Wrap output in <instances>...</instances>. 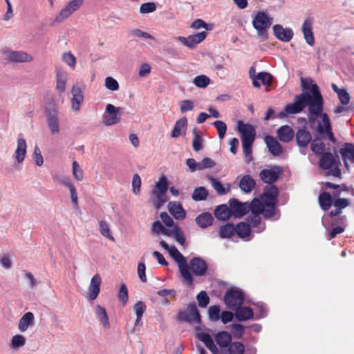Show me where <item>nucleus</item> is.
<instances>
[{
	"label": "nucleus",
	"mask_w": 354,
	"mask_h": 354,
	"mask_svg": "<svg viewBox=\"0 0 354 354\" xmlns=\"http://www.w3.org/2000/svg\"><path fill=\"white\" fill-rule=\"evenodd\" d=\"M197 337L199 340L203 342L205 346L213 353L218 354L219 351L217 346L214 344L212 336L209 333L204 332H199L197 333Z\"/></svg>",
	"instance_id": "nucleus-22"
},
{
	"label": "nucleus",
	"mask_w": 354,
	"mask_h": 354,
	"mask_svg": "<svg viewBox=\"0 0 354 354\" xmlns=\"http://www.w3.org/2000/svg\"><path fill=\"white\" fill-rule=\"evenodd\" d=\"M273 32L274 36L280 41L283 42L290 41L293 37V31L290 28H283L280 24L273 26Z\"/></svg>",
	"instance_id": "nucleus-14"
},
{
	"label": "nucleus",
	"mask_w": 354,
	"mask_h": 354,
	"mask_svg": "<svg viewBox=\"0 0 354 354\" xmlns=\"http://www.w3.org/2000/svg\"><path fill=\"white\" fill-rule=\"evenodd\" d=\"M272 24V19L264 12H259L252 21L254 28L257 30L259 36L267 39L268 29Z\"/></svg>",
	"instance_id": "nucleus-4"
},
{
	"label": "nucleus",
	"mask_w": 354,
	"mask_h": 354,
	"mask_svg": "<svg viewBox=\"0 0 354 354\" xmlns=\"http://www.w3.org/2000/svg\"><path fill=\"white\" fill-rule=\"evenodd\" d=\"M251 223L246 219V222H241L236 225L235 231L240 238L248 241L251 239Z\"/></svg>",
	"instance_id": "nucleus-21"
},
{
	"label": "nucleus",
	"mask_w": 354,
	"mask_h": 354,
	"mask_svg": "<svg viewBox=\"0 0 354 354\" xmlns=\"http://www.w3.org/2000/svg\"><path fill=\"white\" fill-rule=\"evenodd\" d=\"M296 141L299 147H306L312 140L310 133L304 129H300L295 134Z\"/></svg>",
	"instance_id": "nucleus-25"
},
{
	"label": "nucleus",
	"mask_w": 354,
	"mask_h": 354,
	"mask_svg": "<svg viewBox=\"0 0 354 354\" xmlns=\"http://www.w3.org/2000/svg\"><path fill=\"white\" fill-rule=\"evenodd\" d=\"M6 59L13 62H30L33 57L24 51L8 50L6 52Z\"/></svg>",
	"instance_id": "nucleus-15"
},
{
	"label": "nucleus",
	"mask_w": 354,
	"mask_h": 354,
	"mask_svg": "<svg viewBox=\"0 0 354 354\" xmlns=\"http://www.w3.org/2000/svg\"><path fill=\"white\" fill-rule=\"evenodd\" d=\"M46 122L50 133L53 135L59 133L58 115L55 110L50 111L46 115Z\"/></svg>",
	"instance_id": "nucleus-19"
},
{
	"label": "nucleus",
	"mask_w": 354,
	"mask_h": 354,
	"mask_svg": "<svg viewBox=\"0 0 354 354\" xmlns=\"http://www.w3.org/2000/svg\"><path fill=\"white\" fill-rule=\"evenodd\" d=\"M213 125L216 127L218 131V138L221 140L223 139L227 131V126L225 123L221 120H216L214 122Z\"/></svg>",
	"instance_id": "nucleus-50"
},
{
	"label": "nucleus",
	"mask_w": 354,
	"mask_h": 354,
	"mask_svg": "<svg viewBox=\"0 0 354 354\" xmlns=\"http://www.w3.org/2000/svg\"><path fill=\"white\" fill-rule=\"evenodd\" d=\"M256 79L260 80L264 85L270 86L271 84L272 76L268 73L260 72L257 75Z\"/></svg>",
	"instance_id": "nucleus-58"
},
{
	"label": "nucleus",
	"mask_w": 354,
	"mask_h": 354,
	"mask_svg": "<svg viewBox=\"0 0 354 354\" xmlns=\"http://www.w3.org/2000/svg\"><path fill=\"white\" fill-rule=\"evenodd\" d=\"M234 337L241 338L244 334L245 328L239 324H234L230 326Z\"/></svg>",
	"instance_id": "nucleus-57"
},
{
	"label": "nucleus",
	"mask_w": 354,
	"mask_h": 354,
	"mask_svg": "<svg viewBox=\"0 0 354 354\" xmlns=\"http://www.w3.org/2000/svg\"><path fill=\"white\" fill-rule=\"evenodd\" d=\"M193 135H194V138H193V141H192L193 149L195 151H199L200 150H201L203 149V138L201 137V136L199 133V131L196 129H194L193 130Z\"/></svg>",
	"instance_id": "nucleus-43"
},
{
	"label": "nucleus",
	"mask_w": 354,
	"mask_h": 354,
	"mask_svg": "<svg viewBox=\"0 0 354 354\" xmlns=\"http://www.w3.org/2000/svg\"><path fill=\"white\" fill-rule=\"evenodd\" d=\"M133 310L136 313V317H138V319H141L146 310V306L142 301H137L133 306Z\"/></svg>",
	"instance_id": "nucleus-55"
},
{
	"label": "nucleus",
	"mask_w": 354,
	"mask_h": 354,
	"mask_svg": "<svg viewBox=\"0 0 354 354\" xmlns=\"http://www.w3.org/2000/svg\"><path fill=\"white\" fill-rule=\"evenodd\" d=\"M209 79L204 75L196 76L193 81V83L198 87L205 88L209 84Z\"/></svg>",
	"instance_id": "nucleus-48"
},
{
	"label": "nucleus",
	"mask_w": 354,
	"mask_h": 354,
	"mask_svg": "<svg viewBox=\"0 0 354 354\" xmlns=\"http://www.w3.org/2000/svg\"><path fill=\"white\" fill-rule=\"evenodd\" d=\"M154 189L162 193H167L168 189L167 180L165 176L160 177V180L156 183Z\"/></svg>",
	"instance_id": "nucleus-53"
},
{
	"label": "nucleus",
	"mask_w": 354,
	"mask_h": 354,
	"mask_svg": "<svg viewBox=\"0 0 354 354\" xmlns=\"http://www.w3.org/2000/svg\"><path fill=\"white\" fill-rule=\"evenodd\" d=\"M167 193H162L158 192L157 189H153L151 193L152 202L153 205L157 208H160L167 201Z\"/></svg>",
	"instance_id": "nucleus-32"
},
{
	"label": "nucleus",
	"mask_w": 354,
	"mask_h": 354,
	"mask_svg": "<svg viewBox=\"0 0 354 354\" xmlns=\"http://www.w3.org/2000/svg\"><path fill=\"white\" fill-rule=\"evenodd\" d=\"M105 86L107 89L115 91L119 88L118 82L111 77H107L105 79Z\"/></svg>",
	"instance_id": "nucleus-61"
},
{
	"label": "nucleus",
	"mask_w": 354,
	"mask_h": 354,
	"mask_svg": "<svg viewBox=\"0 0 354 354\" xmlns=\"http://www.w3.org/2000/svg\"><path fill=\"white\" fill-rule=\"evenodd\" d=\"M68 74L63 71H57L56 74V90L62 93L66 90Z\"/></svg>",
	"instance_id": "nucleus-31"
},
{
	"label": "nucleus",
	"mask_w": 354,
	"mask_h": 354,
	"mask_svg": "<svg viewBox=\"0 0 354 354\" xmlns=\"http://www.w3.org/2000/svg\"><path fill=\"white\" fill-rule=\"evenodd\" d=\"M207 32L202 31L195 35L188 36V48L193 49L197 44L202 42L207 37Z\"/></svg>",
	"instance_id": "nucleus-35"
},
{
	"label": "nucleus",
	"mask_w": 354,
	"mask_h": 354,
	"mask_svg": "<svg viewBox=\"0 0 354 354\" xmlns=\"http://www.w3.org/2000/svg\"><path fill=\"white\" fill-rule=\"evenodd\" d=\"M255 185V180L250 175H245L239 181L240 189L245 193L252 192Z\"/></svg>",
	"instance_id": "nucleus-29"
},
{
	"label": "nucleus",
	"mask_w": 354,
	"mask_h": 354,
	"mask_svg": "<svg viewBox=\"0 0 354 354\" xmlns=\"http://www.w3.org/2000/svg\"><path fill=\"white\" fill-rule=\"evenodd\" d=\"M62 60L71 68H75L76 65V58L71 52L64 53Z\"/></svg>",
	"instance_id": "nucleus-49"
},
{
	"label": "nucleus",
	"mask_w": 354,
	"mask_h": 354,
	"mask_svg": "<svg viewBox=\"0 0 354 354\" xmlns=\"http://www.w3.org/2000/svg\"><path fill=\"white\" fill-rule=\"evenodd\" d=\"M73 175L75 179L77 180H82L83 179V171L82 169L80 168L79 164L75 161L73 160Z\"/></svg>",
	"instance_id": "nucleus-60"
},
{
	"label": "nucleus",
	"mask_w": 354,
	"mask_h": 354,
	"mask_svg": "<svg viewBox=\"0 0 354 354\" xmlns=\"http://www.w3.org/2000/svg\"><path fill=\"white\" fill-rule=\"evenodd\" d=\"M209 317L213 321H218L220 319V308L218 306H212L208 310Z\"/></svg>",
	"instance_id": "nucleus-62"
},
{
	"label": "nucleus",
	"mask_w": 354,
	"mask_h": 354,
	"mask_svg": "<svg viewBox=\"0 0 354 354\" xmlns=\"http://www.w3.org/2000/svg\"><path fill=\"white\" fill-rule=\"evenodd\" d=\"M233 224L227 223L221 226L219 230V235L221 238H230L236 232Z\"/></svg>",
	"instance_id": "nucleus-42"
},
{
	"label": "nucleus",
	"mask_w": 354,
	"mask_h": 354,
	"mask_svg": "<svg viewBox=\"0 0 354 354\" xmlns=\"http://www.w3.org/2000/svg\"><path fill=\"white\" fill-rule=\"evenodd\" d=\"M26 142L24 138L17 139V147L15 153V158L18 163H21L26 153Z\"/></svg>",
	"instance_id": "nucleus-28"
},
{
	"label": "nucleus",
	"mask_w": 354,
	"mask_h": 354,
	"mask_svg": "<svg viewBox=\"0 0 354 354\" xmlns=\"http://www.w3.org/2000/svg\"><path fill=\"white\" fill-rule=\"evenodd\" d=\"M122 113V108L115 107L111 104H108L102 115L103 123L106 126H111L120 122Z\"/></svg>",
	"instance_id": "nucleus-7"
},
{
	"label": "nucleus",
	"mask_w": 354,
	"mask_h": 354,
	"mask_svg": "<svg viewBox=\"0 0 354 354\" xmlns=\"http://www.w3.org/2000/svg\"><path fill=\"white\" fill-rule=\"evenodd\" d=\"M187 120L185 117H183L176 121L175 123L174 127L171 131V137L177 138L181 133V129L187 126Z\"/></svg>",
	"instance_id": "nucleus-40"
},
{
	"label": "nucleus",
	"mask_w": 354,
	"mask_h": 354,
	"mask_svg": "<svg viewBox=\"0 0 354 354\" xmlns=\"http://www.w3.org/2000/svg\"><path fill=\"white\" fill-rule=\"evenodd\" d=\"M215 166V162L209 158H205L202 161L198 162V170L202 171L205 169L212 168Z\"/></svg>",
	"instance_id": "nucleus-54"
},
{
	"label": "nucleus",
	"mask_w": 354,
	"mask_h": 354,
	"mask_svg": "<svg viewBox=\"0 0 354 354\" xmlns=\"http://www.w3.org/2000/svg\"><path fill=\"white\" fill-rule=\"evenodd\" d=\"M213 220L212 215L209 212L202 213L196 218L197 225L201 228H206L211 225Z\"/></svg>",
	"instance_id": "nucleus-34"
},
{
	"label": "nucleus",
	"mask_w": 354,
	"mask_h": 354,
	"mask_svg": "<svg viewBox=\"0 0 354 354\" xmlns=\"http://www.w3.org/2000/svg\"><path fill=\"white\" fill-rule=\"evenodd\" d=\"M335 153L336 154L337 158H335L330 152H325L323 153L319 162L320 168L323 169H330L333 166H339V165H340L339 156L335 151Z\"/></svg>",
	"instance_id": "nucleus-12"
},
{
	"label": "nucleus",
	"mask_w": 354,
	"mask_h": 354,
	"mask_svg": "<svg viewBox=\"0 0 354 354\" xmlns=\"http://www.w3.org/2000/svg\"><path fill=\"white\" fill-rule=\"evenodd\" d=\"M277 137L283 142H288L294 138L293 129L288 125L281 127L277 131Z\"/></svg>",
	"instance_id": "nucleus-26"
},
{
	"label": "nucleus",
	"mask_w": 354,
	"mask_h": 354,
	"mask_svg": "<svg viewBox=\"0 0 354 354\" xmlns=\"http://www.w3.org/2000/svg\"><path fill=\"white\" fill-rule=\"evenodd\" d=\"M168 209L171 214L178 220L183 219L185 217V212L180 203L169 202Z\"/></svg>",
	"instance_id": "nucleus-27"
},
{
	"label": "nucleus",
	"mask_w": 354,
	"mask_h": 354,
	"mask_svg": "<svg viewBox=\"0 0 354 354\" xmlns=\"http://www.w3.org/2000/svg\"><path fill=\"white\" fill-rule=\"evenodd\" d=\"M276 202L267 201L262 198L261 200L254 198L252 200V214H250L247 220L250 222L254 231L257 233L263 232L266 228L265 223L261 222L260 214H263L266 218H272L275 214Z\"/></svg>",
	"instance_id": "nucleus-2"
},
{
	"label": "nucleus",
	"mask_w": 354,
	"mask_h": 354,
	"mask_svg": "<svg viewBox=\"0 0 354 354\" xmlns=\"http://www.w3.org/2000/svg\"><path fill=\"white\" fill-rule=\"evenodd\" d=\"M279 190L277 186L274 185H267L264 188L263 196L268 200V201L276 202V198L278 196Z\"/></svg>",
	"instance_id": "nucleus-37"
},
{
	"label": "nucleus",
	"mask_w": 354,
	"mask_h": 354,
	"mask_svg": "<svg viewBox=\"0 0 354 354\" xmlns=\"http://www.w3.org/2000/svg\"><path fill=\"white\" fill-rule=\"evenodd\" d=\"M319 203L321 208L326 211L332 205V196L328 192H323L319 196Z\"/></svg>",
	"instance_id": "nucleus-39"
},
{
	"label": "nucleus",
	"mask_w": 354,
	"mask_h": 354,
	"mask_svg": "<svg viewBox=\"0 0 354 354\" xmlns=\"http://www.w3.org/2000/svg\"><path fill=\"white\" fill-rule=\"evenodd\" d=\"M339 153L345 167L348 169V160H350L351 163H354V145L352 143H345L344 147L340 149Z\"/></svg>",
	"instance_id": "nucleus-17"
},
{
	"label": "nucleus",
	"mask_w": 354,
	"mask_h": 354,
	"mask_svg": "<svg viewBox=\"0 0 354 354\" xmlns=\"http://www.w3.org/2000/svg\"><path fill=\"white\" fill-rule=\"evenodd\" d=\"M313 19L308 17L305 19L301 27L304 37L306 43L310 46H313L315 44V38L313 32Z\"/></svg>",
	"instance_id": "nucleus-13"
},
{
	"label": "nucleus",
	"mask_w": 354,
	"mask_h": 354,
	"mask_svg": "<svg viewBox=\"0 0 354 354\" xmlns=\"http://www.w3.org/2000/svg\"><path fill=\"white\" fill-rule=\"evenodd\" d=\"M178 318L179 320L189 323L198 324L201 321L199 312L194 303L189 304L186 310L180 311L178 314Z\"/></svg>",
	"instance_id": "nucleus-8"
},
{
	"label": "nucleus",
	"mask_w": 354,
	"mask_h": 354,
	"mask_svg": "<svg viewBox=\"0 0 354 354\" xmlns=\"http://www.w3.org/2000/svg\"><path fill=\"white\" fill-rule=\"evenodd\" d=\"M265 142L270 153L274 156L282 153V147L279 142L272 136H267L265 138Z\"/></svg>",
	"instance_id": "nucleus-24"
},
{
	"label": "nucleus",
	"mask_w": 354,
	"mask_h": 354,
	"mask_svg": "<svg viewBox=\"0 0 354 354\" xmlns=\"http://www.w3.org/2000/svg\"><path fill=\"white\" fill-rule=\"evenodd\" d=\"M198 306L201 308H205L209 302V298L206 292L202 290L196 296Z\"/></svg>",
	"instance_id": "nucleus-52"
},
{
	"label": "nucleus",
	"mask_w": 354,
	"mask_h": 354,
	"mask_svg": "<svg viewBox=\"0 0 354 354\" xmlns=\"http://www.w3.org/2000/svg\"><path fill=\"white\" fill-rule=\"evenodd\" d=\"M208 196V191L204 187H196L192 196V198L195 201H203L207 198Z\"/></svg>",
	"instance_id": "nucleus-41"
},
{
	"label": "nucleus",
	"mask_w": 354,
	"mask_h": 354,
	"mask_svg": "<svg viewBox=\"0 0 354 354\" xmlns=\"http://www.w3.org/2000/svg\"><path fill=\"white\" fill-rule=\"evenodd\" d=\"M244 295L238 288L229 289L224 296V301L228 308L232 310L241 306L244 301Z\"/></svg>",
	"instance_id": "nucleus-5"
},
{
	"label": "nucleus",
	"mask_w": 354,
	"mask_h": 354,
	"mask_svg": "<svg viewBox=\"0 0 354 354\" xmlns=\"http://www.w3.org/2000/svg\"><path fill=\"white\" fill-rule=\"evenodd\" d=\"M189 270L195 276H204L207 270V263L200 257H194L188 263Z\"/></svg>",
	"instance_id": "nucleus-11"
},
{
	"label": "nucleus",
	"mask_w": 354,
	"mask_h": 354,
	"mask_svg": "<svg viewBox=\"0 0 354 354\" xmlns=\"http://www.w3.org/2000/svg\"><path fill=\"white\" fill-rule=\"evenodd\" d=\"M84 97L83 94L73 96L71 99L72 109L75 111H78L80 109V105L83 102Z\"/></svg>",
	"instance_id": "nucleus-64"
},
{
	"label": "nucleus",
	"mask_w": 354,
	"mask_h": 354,
	"mask_svg": "<svg viewBox=\"0 0 354 354\" xmlns=\"http://www.w3.org/2000/svg\"><path fill=\"white\" fill-rule=\"evenodd\" d=\"M282 171L280 166L275 165L269 169H262L259 173V177L263 183L272 185L278 180Z\"/></svg>",
	"instance_id": "nucleus-9"
},
{
	"label": "nucleus",
	"mask_w": 354,
	"mask_h": 354,
	"mask_svg": "<svg viewBox=\"0 0 354 354\" xmlns=\"http://www.w3.org/2000/svg\"><path fill=\"white\" fill-rule=\"evenodd\" d=\"M310 148L315 154L322 155L324 153L325 145L320 139H315L311 142Z\"/></svg>",
	"instance_id": "nucleus-44"
},
{
	"label": "nucleus",
	"mask_w": 354,
	"mask_h": 354,
	"mask_svg": "<svg viewBox=\"0 0 354 354\" xmlns=\"http://www.w3.org/2000/svg\"><path fill=\"white\" fill-rule=\"evenodd\" d=\"M215 341L221 347H229L231 344V335L226 331H221L215 335Z\"/></svg>",
	"instance_id": "nucleus-33"
},
{
	"label": "nucleus",
	"mask_w": 354,
	"mask_h": 354,
	"mask_svg": "<svg viewBox=\"0 0 354 354\" xmlns=\"http://www.w3.org/2000/svg\"><path fill=\"white\" fill-rule=\"evenodd\" d=\"M234 310H235L234 316L236 319L240 322L249 320L254 316V312L250 307L239 306Z\"/></svg>",
	"instance_id": "nucleus-23"
},
{
	"label": "nucleus",
	"mask_w": 354,
	"mask_h": 354,
	"mask_svg": "<svg viewBox=\"0 0 354 354\" xmlns=\"http://www.w3.org/2000/svg\"><path fill=\"white\" fill-rule=\"evenodd\" d=\"M26 342L24 336L17 334L12 337L9 346L12 350H18L26 344Z\"/></svg>",
	"instance_id": "nucleus-38"
},
{
	"label": "nucleus",
	"mask_w": 354,
	"mask_h": 354,
	"mask_svg": "<svg viewBox=\"0 0 354 354\" xmlns=\"http://www.w3.org/2000/svg\"><path fill=\"white\" fill-rule=\"evenodd\" d=\"M170 256L176 261L178 263V266L179 268V271L180 272L181 277H183L184 281L188 286H193V277L189 270L188 263L185 259V257L178 251L176 246L172 245L170 247L169 250L168 251Z\"/></svg>",
	"instance_id": "nucleus-3"
},
{
	"label": "nucleus",
	"mask_w": 354,
	"mask_h": 354,
	"mask_svg": "<svg viewBox=\"0 0 354 354\" xmlns=\"http://www.w3.org/2000/svg\"><path fill=\"white\" fill-rule=\"evenodd\" d=\"M156 6L153 2L142 3L140 7V12L142 14L151 13L156 10Z\"/></svg>",
	"instance_id": "nucleus-56"
},
{
	"label": "nucleus",
	"mask_w": 354,
	"mask_h": 354,
	"mask_svg": "<svg viewBox=\"0 0 354 354\" xmlns=\"http://www.w3.org/2000/svg\"><path fill=\"white\" fill-rule=\"evenodd\" d=\"M254 141V140L250 139L241 140L243 153L245 154V157H249L250 160L251 159L252 146Z\"/></svg>",
	"instance_id": "nucleus-51"
},
{
	"label": "nucleus",
	"mask_w": 354,
	"mask_h": 354,
	"mask_svg": "<svg viewBox=\"0 0 354 354\" xmlns=\"http://www.w3.org/2000/svg\"><path fill=\"white\" fill-rule=\"evenodd\" d=\"M191 27L194 29L203 28L207 30H211L212 29V24H207L203 20L198 19L192 24Z\"/></svg>",
	"instance_id": "nucleus-59"
},
{
	"label": "nucleus",
	"mask_w": 354,
	"mask_h": 354,
	"mask_svg": "<svg viewBox=\"0 0 354 354\" xmlns=\"http://www.w3.org/2000/svg\"><path fill=\"white\" fill-rule=\"evenodd\" d=\"M244 345L241 342H233L228 347L229 354H244Z\"/></svg>",
	"instance_id": "nucleus-47"
},
{
	"label": "nucleus",
	"mask_w": 354,
	"mask_h": 354,
	"mask_svg": "<svg viewBox=\"0 0 354 354\" xmlns=\"http://www.w3.org/2000/svg\"><path fill=\"white\" fill-rule=\"evenodd\" d=\"M100 232L102 235L109 239L111 241H114L113 236L111 235L109 225L108 223L105 221H101L99 223Z\"/></svg>",
	"instance_id": "nucleus-46"
},
{
	"label": "nucleus",
	"mask_w": 354,
	"mask_h": 354,
	"mask_svg": "<svg viewBox=\"0 0 354 354\" xmlns=\"http://www.w3.org/2000/svg\"><path fill=\"white\" fill-rule=\"evenodd\" d=\"M215 216L222 221L227 220L231 215V210L227 205H220L214 210Z\"/></svg>",
	"instance_id": "nucleus-36"
},
{
	"label": "nucleus",
	"mask_w": 354,
	"mask_h": 354,
	"mask_svg": "<svg viewBox=\"0 0 354 354\" xmlns=\"http://www.w3.org/2000/svg\"><path fill=\"white\" fill-rule=\"evenodd\" d=\"M95 313L103 327L104 328H109L110 323L106 309L100 305H96L95 307Z\"/></svg>",
	"instance_id": "nucleus-30"
},
{
	"label": "nucleus",
	"mask_w": 354,
	"mask_h": 354,
	"mask_svg": "<svg viewBox=\"0 0 354 354\" xmlns=\"http://www.w3.org/2000/svg\"><path fill=\"white\" fill-rule=\"evenodd\" d=\"M35 324V316L32 313H26L19 320L17 328L21 332H26L29 327L33 326Z\"/></svg>",
	"instance_id": "nucleus-20"
},
{
	"label": "nucleus",
	"mask_w": 354,
	"mask_h": 354,
	"mask_svg": "<svg viewBox=\"0 0 354 354\" xmlns=\"http://www.w3.org/2000/svg\"><path fill=\"white\" fill-rule=\"evenodd\" d=\"M129 35L133 38H142L145 39L156 40L153 36L138 28L131 29L130 30Z\"/></svg>",
	"instance_id": "nucleus-45"
},
{
	"label": "nucleus",
	"mask_w": 354,
	"mask_h": 354,
	"mask_svg": "<svg viewBox=\"0 0 354 354\" xmlns=\"http://www.w3.org/2000/svg\"><path fill=\"white\" fill-rule=\"evenodd\" d=\"M306 106L308 108V118L310 122H315L319 117L322 119V122L317 124L318 133L322 136L326 134L329 140L335 143L337 140L332 131L329 118L326 113H322L324 100L317 84H312L310 92L304 91L296 95L294 103L288 104L285 107V111L288 115L296 114L301 112Z\"/></svg>",
	"instance_id": "nucleus-1"
},
{
	"label": "nucleus",
	"mask_w": 354,
	"mask_h": 354,
	"mask_svg": "<svg viewBox=\"0 0 354 354\" xmlns=\"http://www.w3.org/2000/svg\"><path fill=\"white\" fill-rule=\"evenodd\" d=\"M141 178L138 174H134L132 179L133 192L138 194L140 191Z\"/></svg>",
	"instance_id": "nucleus-63"
},
{
	"label": "nucleus",
	"mask_w": 354,
	"mask_h": 354,
	"mask_svg": "<svg viewBox=\"0 0 354 354\" xmlns=\"http://www.w3.org/2000/svg\"><path fill=\"white\" fill-rule=\"evenodd\" d=\"M239 131L241 134V140H254L256 131L254 127L250 124H245L239 120L237 122Z\"/></svg>",
	"instance_id": "nucleus-18"
},
{
	"label": "nucleus",
	"mask_w": 354,
	"mask_h": 354,
	"mask_svg": "<svg viewBox=\"0 0 354 354\" xmlns=\"http://www.w3.org/2000/svg\"><path fill=\"white\" fill-rule=\"evenodd\" d=\"M84 1V0H72L69 1L55 16L50 25L53 26L55 23H61L64 21L73 12L77 10L83 5Z\"/></svg>",
	"instance_id": "nucleus-6"
},
{
	"label": "nucleus",
	"mask_w": 354,
	"mask_h": 354,
	"mask_svg": "<svg viewBox=\"0 0 354 354\" xmlns=\"http://www.w3.org/2000/svg\"><path fill=\"white\" fill-rule=\"evenodd\" d=\"M102 282L100 274H95L91 279L90 284L88 288V299L91 301L95 300L100 291V284Z\"/></svg>",
	"instance_id": "nucleus-16"
},
{
	"label": "nucleus",
	"mask_w": 354,
	"mask_h": 354,
	"mask_svg": "<svg viewBox=\"0 0 354 354\" xmlns=\"http://www.w3.org/2000/svg\"><path fill=\"white\" fill-rule=\"evenodd\" d=\"M229 205L231 211L239 217L244 216L249 211L252 214V201L249 204L248 203H241L236 199L232 198L229 201Z\"/></svg>",
	"instance_id": "nucleus-10"
}]
</instances>
